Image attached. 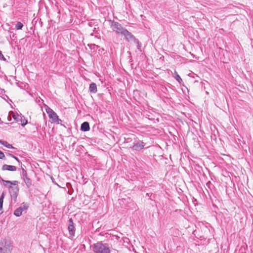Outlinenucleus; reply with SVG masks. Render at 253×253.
<instances>
[{
  "mask_svg": "<svg viewBox=\"0 0 253 253\" xmlns=\"http://www.w3.org/2000/svg\"><path fill=\"white\" fill-rule=\"evenodd\" d=\"M12 115L10 114V112H9L8 115L7 116V120L8 121H11L12 119Z\"/></svg>",
  "mask_w": 253,
  "mask_h": 253,
  "instance_id": "26",
  "label": "nucleus"
},
{
  "mask_svg": "<svg viewBox=\"0 0 253 253\" xmlns=\"http://www.w3.org/2000/svg\"><path fill=\"white\" fill-rule=\"evenodd\" d=\"M23 27V24L20 22H17L15 25V28L17 30H21Z\"/></svg>",
  "mask_w": 253,
  "mask_h": 253,
  "instance_id": "18",
  "label": "nucleus"
},
{
  "mask_svg": "<svg viewBox=\"0 0 253 253\" xmlns=\"http://www.w3.org/2000/svg\"><path fill=\"white\" fill-rule=\"evenodd\" d=\"M89 90L90 93H95L97 91V85L94 83H92L89 85Z\"/></svg>",
  "mask_w": 253,
  "mask_h": 253,
  "instance_id": "13",
  "label": "nucleus"
},
{
  "mask_svg": "<svg viewBox=\"0 0 253 253\" xmlns=\"http://www.w3.org/2000/svg\"><path fill=\"white\" fill-rule=\"evenodd\" d=\"M135 43L137 45V48L138 50H141V42L139 41V40L137 39H136L135 40H134V42H133Z\"/></svg>",
  "mask_w": 253,
  "mask_h": 253,
  "instance_id": "17",
  "label": "nucleus"
},
{
  "mask_svg": "<svg viewBox=\"0 0 253 253\" xmlns=\"http://www.w3.org/2000/svg\"><path fill=\"white\" fill-rule=\"evenodd\" d=\"M6 97H5V98H4V99H5V98H8V97L7 96V95H5Z\"/></svg>",
  "mask_w": 253,
  "mask_h": 253,
  "instance_id": "29",
  "label": "nucleus"
},
{
  "mask_svg": "<svg viewBox=\"0 0 253 253\" xmlns=\"http://www.w3.org/2000/svg\"><path fill=\"white\" fill-rule=\"evenodd\" d=\"M1 169L2 170H8L14 171L16 170L17 168L16 167L14 166L7 165L4 164L2 166Z\"/></svg>",
  "mask_w": 253,
  "mask_h": 253,
  "instance_id": "11",
  "label": "nucleus"
},
{
  "mask_svg": "<svg viewBox=\"0 0 253 253\" xmlns=\"http://www.w3.org/2000/svg\"><path fill=\"white\" fill-rule=\"evenodd\" d=\"M81 130H82L83 131H87L89 130L90 126H89V123L87 122H84L81 125Z\"/></svg>",
  "mask_w": 253,
  "mask_h": 253,
  "instance_id": "12",
  "label": "nucleus"
},
{
  "mask_svg": "<svg viewBox=\"0 0 253 253\" xmlns=\"http://www.w3.org/2000/svg\"><path fill=\"white\" fill-rule=\"evenodd\" d=\"M0 59L2 60L3 61L6 60V59L5 58V57H4L3 54H2V52L0 50Z\"/></svg>",
  "mask_w": 253,
  "mask_h": 253,
  "instance_id": "25",
  "label": "nucleus"
},
{
  "mask_svg": "<svg viewBox=\"0 0 253 253\" xmlns=\"http://www.w3.org/2000/svg\"><path fill=\"white\" fill-rule=\"evenodd\" d=\"M122 35L124 36L125 39L128 42H134V40L136 39L135 37L126 29L124 31V32Z\"/></svg>",
  "mask_w": 253,
  "mask_h": 253,
  "instance_id": "10",
  "label": "nucleus"
},
{
  "mask_svg": "<svg viewBox=\"0 0 253 253\" xmlns=\"http://www.w3.org/2000/svg\"><path fill=\"white\" fill-rule=\"evenodd\" d=\"M174 75H175V80L179 83H181L182 82V80L177 74V72L176 71H174Z\"/></svg>",
  "mask_w": 253,
  "mask_h": 253,
  "instance_id": "16",
  "label": "nucleus"
},
{
  "mask_svg": "<svg viewBox=\"0 0 253 253\" xmlns=\"http://www.w3.org/2000/svg\"><path fill=\"white\" fill-rule=\"evenodd\" d=\"M6 97H5V98H4V99H5V98H8V97L7 96V95H5Z\"/></svg>",
  "mask_w": 253,
  "mask_h": 253,
  "instance_id": "30",
  "label": "nucleus"
},
{
  "mask_svg": "<svg viewBox=\"0 0 253 253\" xmlns=\"http://www.w3.org/2000/svg\"><path fill=\"white\" fill-rule=\"evenodd\" d=\"M29 208V204L28 203H23L21 206L16 209L14 211V214L19 217L22 215V212L26 211Z\"/></svg>",
  "mask_w": 253,
  "mask_h": 253,
  "instance_id": "8",
  "label": "nucleus"
},
{
  "mask_svg": "<svg viewBox=\"0 0 253 253\" xmlns=\"http://www.w3.org/2000/svg\"><path fill=\"white\" fill-rule=\"evenodd\" d=\"M24 182L28 188H30L32 186V180L28 177L24 178L23 179Z\"/></svg>",
  "mask_w": 253,
  "mask_h": 253,
  "instance_id": "15",
  "label": "nucleus"
},
{
  "mask_svg": "<svg viewBox=\"0 0 253 253\" xmlns=\"http://www.w3.org/2000/svg\"><path fill=\"white\" fill-rule=\"evenodd\" d=\"M0 159L5 160V156L4 154V153L0 151Z\"/></svg>",
  "mask_w": 253,
  "mask_h": 253,
  "instance_id": "22",
  "label": "nucleus"
},
{
  "mask_svg": "<svg viewBox=\"0 0 253 253\" xmlns=\"http://www.w3.org/2000/svg\"><path fill=\"white\" fill-rule=\"evenodd\" d=\"M22 171L21 173V175L22 176L23 179H24V178L27 177V173L26 170H25L23 168L22 169Z\"/></svg>",
  "mask_w": 253,
  "mask_h": 253,
  "instance_id": "19",
  "label": "nucleus"
},
{
  "mask_svg": "<svg viewBox=\"0 0 253 253\" xmlns=\"http://www.w3.org/2000/svg\"><path fill=\"white\" fill-rule=\"evenodd\" d=\"M6 155L8 156H10L11 157H12V158H13L15 160H16L18 163H20V160L18 159V158L16 157H15V156H14L13 154H10V153H6Z\"/></svg>",
  "mask_w": 253,
  "mask_h": 253,
  "instance_id": "20",
  "label": "nucleus"
},
{
  "mask_svg": "<svg viewBox=\"0 0 253 253\" xmlns=\"http://www.w3.org/2000/svg\"><path fill=\"white\" fill-rule=\"evenodd\" d=\"M0 179L1 180V181L3 182V184L5 185V186H6L7 184H10V183H11V181H9V180H3L1 178V177L0 176Z\"/></svg>",
  "mask_w": 253,
  "mask_h": 253,
  "instance_id": "21",
  "label": "nucleus"
},
{
  "mask_svg": "<svg viewBox=\"0 0 253 253\" xmlns=\"http://www.w3.org/2000/svg\"><path fill=\"white\" fill-rule=\"evenodd\" d=\"M110 26L112 28L113 30L115 31L117 34H123L124 31L126 29L124 28L121 24L118 22H116L113 20H109Z\"/></svg>",
  "mask_w": 253,
  "mask_h": 253,
  "instance_id": "4",
  "label": "nucleus"
},
{
  "mask_svg": "<svg viewBox=\"0 0 253 253\" xmlns=\"http://www.w3.org/2000/svg\"><path fill=\"white\" fill-rule=\"evenodd\" d=\"M0 144L3 145L4 146L11 149H15V147H13L12 145L9 144L7 141L0 140Z\"/></svg>",
  "mask_w": 253,
  "mask_h": 253,
  "instance_id": "14",
  "label": "nucleus"
},
{
  "mask_svg": "<svg viewBox=\"0 0 253 253\" xmlns=\"http://www.w3.org/2000/svg\"><path fill=\"white\" fill-rule=\"evenodd\" d=\"M92 250L94 253H110L108 245L101 242L94 244L92 246Z\"/></svg>",
  "mask_w": 253,
  "mask_h": 253,
  "instance_id": "1",
  "label": "nucleus"
},
{
  "mask_svg": "<svg viewBox=\"0 0 253 253\" xmlns=\"http://www.w3.org/2000/svg\"><path fill=\"white\" fill-rule=\"evenodd\" d=\"M6 97H5V98H4V99H5V98H8V97L7 96V95H5Z\"/></svg>",
  "mask_w": 253,
  "mask_h": 253,
  "instance_id": "28",
  "label": "nucleus"
},
{
  "mask_svg": "<svg viewBox=\"0 0 253 253\" xmlns=\"http://www.w3.org/2000/svg\"><path fill=\"white\" fill-rule=\"evenodd\" d=\"M68 230L70 235V238L72 239L75 235L76 228L73 220L72 218H70L68 220Z\"/></svg>",
  "mask_w": 253,
  "mask_h": 253,
  "instance_id": "6",
  "label": "nucleus"
},
{
  "mask_svg": "<svg viewBox=\"0 0 253 253\" xmlns=\"http://www.w3.org/2000/svg\"><path fill=\"white\" fill-rule=\"evenodd\" d=\"M18 182L17 181H11L10 185H13V186H18L17 184Z\"/></svg>",
  "mask_w": 253,
  "mask_h": 253,
  "instance_id": "23",
  "label": "nucleus"
},
{
  "mask_svg": "<svg viewBox=\"0 0 253 253\" xmlns=\"http://www.w3.org/2000/svg\"><path fill=\"white\" fill-rule=\"evenodd\" d=\"M45 109L47 114L48 115L49 119L52 120V123H55L57 124H60L65 127L64 125L61 124V122H62V120L59 119L57 114L52 109L46 105L45 106Z\"/></svg>",
  "mask_w": 253,
  "mask_h": 253,
  "instance_id": "3",
  "label": "nucleus"
},
{
  "mask_svg": "<svg viewBox=\"0 0 253 253\" xmlns=\"http://www.w3.org/2000/svg\"><path fill=\"white\" fill-rule=\"evenodd\" d=\"M10 114L12 115V118L17 122H20L22 126H24L27 124L28 121L22 114L19 115L18 113H15L12 111H10Z\"/></svg>",
  "mask_w": 253,
  "mask_h": 253,
  "instance_id": "5",
  "label": "nucleus"
},
{
  "mask_svg": "<svg viewBox=\"0 0 253 253\" xmlns=\"http://www.w3.org/2000/svg\"><path fill=\"white\" fill-rule=\"evenodd\" d=\"M9 192L10 194V196L14 201V202H16L17 201V198L19 192V187L18 186H12L10 185L8 187Z\"/></svg>",
  "mask_w": 253,
  "mask_h": 253,
  "instance_id": "7",
  "label": "nucleus"
},
{
  "mask_svg": "<svg viewBox=\"0 0 253 253\" xmlns=\"http://www.w3.org/2000/svg\"><path fill=\"white\" fill-rule=\"evenodd\" d=\"M2 206H3V205H0V215L3 213Z\"/></svg>",
  "mask_w": 253,
  "mask_h": 253,
  "instance_id": "27",
  "label": "nucleus"
},
{
  "mask_svg": "<svg viewBox=\"0 0 253 253\" xmlns=\"http://www.w3.org/2000/svg\"><path fill=\"white\" fill-rule=\"evenodd\" d=\"M3 198H4V194L2 193L0 197V205H3Z\"/></svg>",
  "mask_w": 253,
  "mask_h": 253,
  "instance_id": "24",
  "label": "nucleus"
},
{
  "mask_svg": "<svg viewBox=\"0 0 253 253\" xmlns=\"http://www.w3.org/2000/svg\"><path fill=\"white\" fill-rule=\"evenodd\" d=\"M145 143L141 140H137L133 143V145L130 147L135 151H140L144 148Z\"/></svg>",
  "mask_w": 253,
  "mask_h": 253,
  "instance_id": "9",
  "label": "nucleus"
},
{
  "mask_svg": "<svg viewBox=\"0 0 253 253\" xmlns=\"http://www.w3.org/2000/svg\"><path fill=\"white\" fill-rule=\"evenodd\" d=\"M12 250V245L10 241L6 239L0 240V253H11Z\"/></svg>",
  "mask_w": 253,
  "mask_h": 253,
  "instance_id": "2",
  "label": "nucleus"
}]
</instances>
